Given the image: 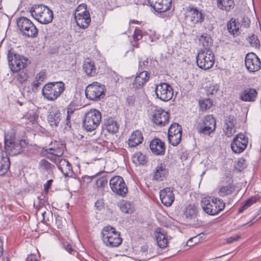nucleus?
I'll list each match as a JSON object with an SVG mask.
<instances>
[{"mask_svg":"<svg viewBox=\"0 0 261 261\" xmlns=\"http://www.w3.org/2000/svg\"><path fill=\"white\" fill-rule=\"evenodd\" d=\"M30 12L32 16L42 24L51 22L54 18L53 11L44 5H34L31 8Z\"/></svg>","mask_w":261,"mask_h":261,"instance_id":"1","label":"nucleus"},{"mask_svg":"<svg viewBox=\"0 0 261 261\" xmlns=\"http://www.w3.org/2000/svg\"><path fill=\"white\" fill-rule=\"evenodd\" d=\"M101 234L103 243L108 247H117L122 243V239L120 237V233L113 227H104Z\"/></svg>","mask_w":261,"mask_h":261,"instance_id":"2","label":"nucleus"},{"mask_svg":"<svg viewBox=\"0 0 261 261\" xmlns=\"http://www.w3.org/2000/svg\"><path fill=\"white\" fill-rule=\"evenodd\" d=\"M7 59L9 66L13 73L18 72L30 64V62L28 58L23 56L16 54L12 49L8 50Z\"/></svg>","mask_w":261,"mask_h":261,"instance_id":"3","label":"nucleus"},{"mask_svg":"<svg viewBox=\"0 0 261 261\" xmlns=\"http://www.w3.org/2000/svg\"><path fill=\"white\" fill-rule=\"evenodd\" d=\"M65 90V85L62 82L46 84L42 90L44 97L48 100L54 101L59 97Z\"/></svg>","mask_w":261,"mask_h":261,"instance_id":"4","label":"nucleus"},{"mask_svg":"<svg viewBox=\"0 0 261 261\" xmlns=\"http://www.w3.org/2000/svg\"><path fill=\"white\" fill-rule=\"evenodd\" d=\"M203 210L210 215H216L223 211L225 207V203L223 201L217 198L211 199L204 198L201 202Z\"/></svg>","mask_w":261,"mask_h":261,"instance_id":"5","label":"nucleus"},{"mask_svg":"<svg viewBox=\"0 0 261 261\" xmlns=\"http://www.w3.org/2000/svg\"><path fill=\"white\" fill-rule=\"evenodd\" d=\"M215 58L214 53L210 49H201L196 56L197 66L204 70L212 68L215 63Z\"/></svg>","mask_w":261,"mask_h":261,"instance_id":"6","label":"nucleus"},{"mask_svg":"<svg viewBox=\"0 0 261 261\" xmlns=\"http://www.w3.org/2000/svg\"><path fill=\"white\" fill-rule=\"evenodd\" d=\"M101 120V113L97 110L91 109L85 114L83 126L87 131L91 132L99 126Z\"/></svg>","mask_w":261,"mask_h":261,"instance_id":"7","label":"nucleus"},{"mask_svg":"<svg viewBox=\"0 0 261 261\" xmlns=\"http://www.w3.org/2000/svg\"><path fill=\"white\" fill-rule=\"evenodd\" d=\"M17 26L23 36L35 37L38 34V30L34 23L28 18L20 17L16 20Z\"/></svg>","mask_w":261,"mask_h":261,"instance_id":"8","label":"nucleus"},{"mask_svg":"<svg viewBox=\"0 0 261 261\" xmlns=\"http://www.w3.org/2000/svg\"><path fill=\"white\" fill-rule=\"evenodd\" d=\"M86 97L92 100H99L105 96V86L98 82H93L86 89Z\"/></svg>","mask_w":261,"mask_h":261,"instance_id":"9","label":"nucleus"},{"mask_svg":"<svg viewBox=\"0 0 261 261\" xmlns=\"http://www.w3.org/2000/svg\"><path fill=\"white\" fill-rule=\"evenodd\" d=\"M216 121L212 115L205 117L197 126V129L199 134L210 135L216 129Z\"/></svg>","mask_w":261,"mask_h":261,"instance_id":"10","label":"nucleus"},{"mask_svg":"<svg viewBox=\"0 0 261 261\" xmlns=\"http://www.w3.org/2000/svg\"><path fill=\"white\" fill-rule=\"evenodd\" d=\"M109 184L113 192L122 197L125 196L128 190L122 177L114 176L110 179Z\"/></svg>","mask_w":261,"mask_h":261,"instance_id":"11","label":"nucleus"},{"mask_svg":"<svg viewBox=\"0 0 261 261\" xmlns=\"http://www.w3.org/2000/svg\"><path fill=\"white\" fill-rule=\"evenodd\" d=\"M155 92L157 98L164 101L170 100L173 95L172 87L166 83H161L156 85Z\"/></svg>","mask_w":261,"mask_h":261,"instance_id":"12","label":"nucleus"},{"mask_svg":"<svg viewBox=\"0 0 261 261\" xmlns=\"http://www.w3.org/2000/svg\"><path fill=\"white\" fill-rule=\"evenodd\" d=\"M248 143V138L245 135L238 134L231 144V149L236 153H240L246 148Z\"/></svg>","mask_w":261,"mask_h":261,"instance_id":"13","label":"nucleus"},{"mask_svg":"<svg viewBox=\"0 0 261 261\" xmlns=\"http://www.w3.org/2000/svg\"><path fill=\"white\" fill-rule=\"evenodd\" d=\"M198 210L194 204H190L186 207L184 216L188 222L194 226L201 225V222L197 219Z\"/></svg>","mask_w":261,"mask_h":261,"instance_id":"14","label":"nucleus"},{"mask_svg":"<svg viewBox=\"0 0 261 261\" xmlns=\"http://www.w3.org/2000/svg\"><path fill=\"white\" fill-rule=\"evenodd\" d=\"M245 66L249 72H256L261 68V61L255 54L250 53L246 56Z\"/></svg>","mask_w":261,"mask_h":261,"instance_id":"15","label":"nucleus"},{"mask_svg":"<svg viewBox=\"0 0 261 261\" xmlns=\"http://www.w3.org/2000/svg\"><path fill=\"white\" fill-rule=\"evenodd\" d=\"M28 141L27 139H21L18 143L15 142L13 143H6L5 146L6 151L11 155H16L21 153L23 149H24L28 144Z\"/></svg>","mask_w":261,"mask_h":261,"instance_id":"16","label":"nucleus"},{"mask_svg":"<svg viewBox=\"0 0 261 261\" xmlns=\"http://www.w3.org/2000/svg\"><path fill=\"white\" fill-rule=\"evenodd\" d=\"M148 2L159 13L168 11L172 5V0H148Z\"/></svg>","mask_w":261,"mask_h":261,"instance_id":"17","label":"nucleus"},{"mask_svg":"<svg viewBox=\"0 0 261 261\" xmlns=\"http://www.w3.org/2000/svg\"><path fill=\"white\" fill-rule=\"evenodd\" d=\"M169 116L167 112L162 109H156L153 114V122L159 126H164L169 121Z\"/></svg>","mask_w":261,"mask_h":261,"instance_id":"18","label":"nucleus"},{"mask_svg":"<svg viewBox=\"0 0 261 261\" xmlns=\"http://www.w3.org/2000/svg\"><path fill=\"white\" fill-rule=\"evenodd\" d=\"M160 196L162 203L166 206H169L173 202L174 195L170 188H165L160 192Z\"/></svg>","mask_w":261,"mask_h":261,"instance_id":"19","label":"nucleus"},{"mask_svg":"<svg viewBox=\"0 0 261 261\" xmlns=\"http://www.w3.org/2000/svg\"><path fill=\"white\" fill-rule=\"evenodd\" d=\"M237 121L234 116L229 115L224 120V132L227 137L231 136L236 132Z\"/></svg>","mask_w":261,"mask_h":261,"instance_id":"20","label":"nucleus"},{"mask_svg":"<svg viewBox=\"0 0 261 261\" xmlns=\"http://www.w3.org/2000/svg\"><path fill=\"white\" fill-rule=\"evenodd\" d=\"M57 166L63 175L66 177H72L74 173L71 164L66 159L57 160Z\"/></svg>","mask_w":261,"mask_h":261,"instance_id":"21","label":"nucleus"},{"mask_svg":"<svg viewBox=\"0 0 261 261\" xmlns=\"http://www.w3.org/2000/svg\"><path fill=\"white\" fill-rule=\"evenodd\" d=\"M168 174L166 165L160 163L155 168L153 173V179L157 181H162L166 179Z\"/></svg>","mask_w":261,"mask_h":261,"instance_id":"22","label":"nucleus"},{"mask_svg":"<svg viewBox=\"0 0 261 261\" xmlns=\"http://www.w3.org/2000/svg\"><path fill=\"white\" fill-rule=\"evenodd\" d=\"M150 148L152 152L157 155L164 154L165 151L164 143L159 139L152 140L150 143Z\"/></svg>","mask_w":261,"mask_h":261,"instance_id":"23","label":"nucleus"},{"mask_svg":"<svg viewBox=\"0 0 261 261\" xmlns=\"http://www.w3.org/2000/svg\"><path fill=\"white\" fill-rule=\"evenodd\" d=\"M61 120V113L57 109L51 110L49 112L47 121L52 127H57Z\"/></svg>","mask_w":261,"mask_h":261,"instance_id":"24","label":"nucleus"},{"mask_svg":"<svg viewBox=\"0 0 261 261\" xmlns=\"http://www.w3.org/2000/svg\"><path fill=\"white\" fill-rule=\"evenodd\" d=\"M187 10L189 13V17L190 21L193 24L200 23L203 21L204 17L201 12L196 8L189 7Z\"/></svg>","mask_w":261,"mask_h":261,"instance_id":"25","label":"nucleus"},{"mask_svg":"<svg viewBox=\"0 0 261 261\" xmlns=\"http://www.w3.org/2000/svg\"><path fill=\"white\" fill-rule=\"evenodd\" d=\"M257 95L256 90L252 88H246L240 94V99L244 101H254Z\"/></svg>","mask_w":261,"mask_h":261,"instance_id":"26","label":"nucleus"},{"mask_svg":"<svg viewBox=\"0 0 261 261\" xmlns=\"http://www.w3.org/2000/svg\"><path fill=\"white\" fill-rule=\"evenodd\" d=\"M216 1L217 8L226 12L231 11L235 6L234 0H217Z\"/></svg>","mask_w":261,"mask_h":261,"instance_id":"27","label":"nucleus"},{"mask_svg":"<svg viewBox=\"0 0 261 261\" xmlns=\"http://www.w3.org/2000/svg\"><path fill=\"white\" fill-rule=\"evenodd\" d=\"M143 137L139 130L134 131L128 140V144L131 147H135L142 142Z\"/></svg>","mask_w":261,"mask_h":261,"instance_id":"28","label":"nucleus"},{"mask_svg":"<svg viewBox=\"0 0 261 261\" xmlns=\"http://www.w3.org/2000/svg\"><path fill=\"white\" fill-rule=\"evenodd\" d=\"M78 13L75 17H74L77 25L81 28L86 29L88 28L90 22L91 18L90 14H86V15H80Z\"/></svg>","mask_w":261,"mask_h":261,"instance_id":"29","label":"nucleus"},{"mask_svg":"<svg viewBox=\"0 0 261 261\" xmlns=\"http://www.w3.org/2000/svg\"><path fill=\"white\" fill-rule=\"evenodd\" d=\"M239 26L240 23L233 18H231L227 23V28L228 32L233 36L239 35L240 34Z\"/></svg>","mask_w":261,"mask_h":261,"instance_id":"30","label":"nucleus"},{"mask_svg":"<svg viewBox=\"0 0 261 261\" xmlns=\"http://www.w3.org/2000/svg\"><path fill=\"white\" fill-rule=\"evenodd\" d=\"M83 67L84 71L88 76H94L97 73L94 63L91 61L89 60L85 61Z\"/></svg>","mask_w":261,"mask_h":261,"instance_id":"31","label":"nucleus"},{"mask_svg":"<svg viewBox=\"0 0 261 261\" xmlns=\"http://www.w3.org/2000/svg\"><path fill=\"white\" fill-rule=\"evenodd\" d=\"M149 79V73L146 71H141L135 77L134 84L136 87L143 86Z\"/></svg>","mask_w":261,"mask_h":261,"instance_id":"32","label":"nucleus"},{"mask_svg":"<svg viewBox=\"0 0 261 261\" xmlns=\"http://www.w3.org/2000/svg\"><path fill=\"white\" fill-rule=\"evenodd\" d=\"M236 187L233 184H229L220 188L218 193L219 196L225 197L231 195L235 191Z\"/></svg>","mask_w":261,"mask_h":261,"instance_id":"33","label":"nucleus"},{"mask_svg":"<svg viewBox=\"0 0 261 261\" xmlns=\"http://www.w3.org/2000/svg\"><path fill=\"white\" fill-rule=\"evenodd\" d=\"M105 126L107 130L112 134L117 133L119 129L117 123L112 118H109L107 120L105 123Z\"/></svg>","mask_w":261,"mask_h":261,"instance_id":"34","label":"nucleus"},{"mask_svg":"<svg viewBox=\"0 0 261 261\" xmlns=\"http://www.w3.org/2000/svg\"><path fill=\"white\" fill-rule=\"evenodd\" d=\"M155 237L158 245L160 248H164L167 247L168 241L166 234L164 231L156 232Z\"/></svg>","mask_w":261,"mask_h":261,"instance_id":"35","label":"nucleus"},{"mask_svg":"<svg viewBox=\"0 0 261 261\" xmlns=\"http://www.w3.org/2000/svg\"><path fill=\"white\" fill-rule=\"evenodd\" d=\"M199 43L204 47V49H210L212 46L213 39L211 36L207 34H202L199 38Z\"/></svg>","mask_w":261,"mask_h":261,"instance_id":"36","label":"nucleus"},{"mask_svg":"<svg viewBox=\"0 0 261 261\" xmlns=\"http://www.w3.org/2000/svg\"><path fill=\"white\" fill-rule=\"evenodd\" d=\"M64 150V146L62 144H60V146L51 147L45 150V151L50 155H53L59 158L61 156Z\"/></svg>","mask_w":261,"mask_h":261,"instance_id":"37","label":"nucleus"},{"mask_svg":"<svg viewBox=\"0 0 261 261\" xmlns=\"http://www.w3.org/2000/svg\"><path fill=\"white\" fill-rule=\"evenodd\" d=\"M133 163L137 165H144L147 163L146 156L139 152L135 153L132 158Z\"/></svg>","mask_w":261,"mask_h":261,"instance_id":"38","label":"nucleus"},{"mask_svg":"<svg viewBox=\"0 0 261 261\" xmlns=\"http://www.w3.org/2000/svg\"><path fill=\"white\" fill-rule=\"evenodd\" d=\"M168 135H179L182 136V128L178 123H173L169 127Z\"/></svg>","mask_w":261,"mask_h":261,"instance_id":"39","label":"nucleus"},{"mask_svg":"<svg viewBox=\"0 0 261 261\" xmlns=\"http://www.w3.org/2000/svg\"><path fill=\"white\" fill-rule=\"evenodd\" d=\"M200 109L203 111L210 109L213 106V101L210 98H205L199 100V102Z\"/></svg>","mask_w":261,"mask_h":261,"instance_id":"40","label":"nucleus"},{"mask_svg":"<svg viewBox=\"0 0 261 261\" xmlns=\"http://www.w3.org/2000/svg\"><path fill=\"white\" fill-rule=\"evenodd\" d=\"M169 143L174 146L179 144L181 141V136L179 135H168Z\"/></svg>","mask_w":261,"mask_h":261,"instance_id":"41","label":"nucleus"},{"mask_svg":"<svg viewBox=\"0 0 261 261\" xmlns=\"http://www.w3.org/2000/svg\"><path fill=\"white\" fill-rule=\"evenodd\" d=\"M248 41L250 45L255 48H258L260 47V42L256 35H252L249 36Z\"/></svg>","mask_w":261,"mask_h":261,"instance_id":"42","label":"nucleus"},{"mask_svg":"<svg viewBox=\"0 0 261 261\" xmlns=\"http://www.w3.org/2000/svg\"><path fill=\"white\" fill-rule=\"evenodd\" d=\"M120 208L122 212L125 214H130L133 211L131 204L127 202H122L120 204Z\"/></svg>","mask_w":261,"mask_h":261,"instance_id":"43","label":"nucleus"},{"mask_svg":"<svg viewBox=\"0 0 261 261\" xmlns=\"http://www.w3.org/2000/svg\"><path fill=\"white\" fill-rule=\"evenodd\" d=\"M78 13H80L79 14L80 15H86V14H90L89 12L87 10V5L86 4H82L77 7L74 13V17H75Z\"/></svg>","mask_w":261,"mask_h":261,"instance_id":"44","label":"nucleus"},{"mask_svg":"<svg viewBox=\"0 0 261 261\" xmlns=\"http://www.w3.org/2000/svg\"><path fill=\"white\" fill-rule=\"evenodd\" d=\"M15 134L12 131L11 132H8L7 134H5V146H6L7 144H9L10 143H13L15 142Z\"/></svg>","mask_w":261,"mask_h":261,"instance_id":"45","label":"nucleus"},{"mask_svg":"<svg viewBox=\"0 0 261 261\" xmlns=\"http://www.w3.org/2000/svg\"><path fill=\"white\" fill-rule=\"evenodd\" d=\"M219 88L217 84H210L208 86L206 87L205 90L207 94H214L217 92Z\"/></svg>","mask_w":261,"mask_h":261,"instance_id":"46","label":"nucleus"},{"mask_svg":"<svg viewBox=\"0 0 261 261\" xmlns=\"http://www.w3.org/2000/svg\"><path fill=\"white\" fill-rule=\"evenodd\" d=\"M246 167V161L243 158L239 159L235 165L236 168L239 171H242L245 169Z\"/></svg>","mask_w":261,"mask_h":261,"instance_id":"47","label":"nucleus"},{"mask_svg":"<svg viewBox=\"0 0 261 261\" xmlns=\"http://www.w3.org/2000/svg\"><path fill=\"white\" fill-rule=\"evenodd\" d=\"M10 163L8 159L7 161H5L4 163H1L0 164V175H4L9 170L10 168Z\"/></svg>","mask_w":261,"mask_h":261,"instance_id":"48","label":"nucleus"},{"mask_svg":"<svg viewBox=\"0 0 261 261\" xmlns=\"http://www.w3.org/2000/svg\"><path fill=\"white\" fill-rule=\"evenodd\" d=\"M39 164L40 167L45 170H51L54 167L53 165L44 159L41 160Z\"/></svg>","mask_w":261,"mask_h":261,"instance_id":"49","label":"nucleus"},{"mask_svg":"<svg viewBox=\"0 0 261 261\" xmlns=\"http://www.w3.org/2000/svg\"><path fill=\"white\" fill-rule=\"evenodd\" d=\"M108 183V178L106 176H102L98 178L96 185L98 188L103 187Z\"/></svg>","mask_w":261,"mask_h":261,"instance_id":"50","label":"nucleus"},{"mask_svg":"<svg viewBox=\"0 0 261 261\" xmlns=\"http://www.w3.org/2000/svg\"><path fill=\"white\" fill-rule=\"evenodd\" d=\"M28 79V75L27 73L24 72H21L19 73L17 75V81L19 83L22 84L25 82Z\"/></svg>","mask_w":261,"mask_h":261,"instance_id":"51","label":"nucleus"},{"mask_svg":"<svg viewBox=\"0 0 261 261\" xmlns=\"http://www.w3.org/2000/svg\"><path fill=\"white\" fill-rule=\"evenodd\" d=\"M142 32L141 30L136 29L133 35V39L135 41L140 40L142 38Z\"/></svg>","mask_w":261,"mask_h":261,"instance_id":"52","label":"nucleus"},{"mask_svg":"<svg viewBox=\"0 0 261 261\" xmlns=\"http://www.w3.org/2000/svg\"><path fill=\"white\" fill-rule=\"evenodd\" d=\"M41 82L36 80L32 85V90L33 92H37L38 91V87L41 84Z\"/></svg>","mask_w":261,"mask_h":261,"instance_id":"53","label":"nucleus"},{"mask_svg":"<svg viewBox=\"0 0 261 261\" xmlns=\"http://www.w3.org/2000/svg\"><path fill=\"white\" fill-rule=\"evenodd\" d=\"M95 206L98 210H101L104 207L103 200L102 199L97 200L95 203Z\"/></svg>","mask_w":261,"mask_h":261,"instance_id":"54","label":"nucleus"},{"mask_svg":"<svg viewBox=\"0 0 261 261\" xmlns=\"http://www.w3.org/2000/svg\"><path fill=\"white\" fill-rule=\"evenodd\" d=\"M257 198L256 197H252L245 202V204L249 207L252 204L256 202Z\"/></svg>","mask_w":261,"mask_h":261,"instance_id":"55","label":"nucleus"},{"mask_svg":"<svg viewBox=\"0 0 261 261\" xmlns=\"http://www.w3.org/2000/svg\"><path fill=\"white\" fill-rule=\"evenodd\" d=\"M46 77V73L45 72L41 71L36 75V80H37L40 82H43Z\"/></svg>","mask_w":261,"mask_h":261,"instance_id":"56","label":"nucleus"},{"mask_svg":"<svg viewBox=\"0 0 261 261\" xmlns=\"http://www.w3.org/2000/svg\"><path fill=\"white\" fill-rule=\"evenodd\" d=\"M148 59H146V60H144L142 62L140 61L139 65V70H143V69H144L145 67L147 66V65H148Z\"/></svg>","mask_w":261,"mask_h":261,"instance_id":"57","label":"nucleus"},{"mask_svg":"<svg viewBox=\"0 0 261 261\" xmlns=\"http://www.w3.org/2000/svg\"><path fill=\"white\" fill-rule=\"evenodd\" d=\"M71 116L67 115L66 119L65 120V129H67L68 128L71 127L70 123Z\"/></svg>","mask_w":261,"mask_h":261,"instance_id":"58","label":"nucleus"},{"mask_svg":"<svg viewBox=\"0 0 261 261\" xmlns=\"http://www.w3.org/2000/svg\"><path fill=\"white\" fill-rule=\"evenodd\" d=\"M241 238V236L237 235L236 236L230 237L227 239V243L228 244L231 243L234 241H238Z\"/></svg>","mask_w":261,"mask_h":261,"instance_id":"59","label":"nucleus"},{"mask_svg":"<svg viewBox=\"0 0 261 261\" xmlns=\"http://www.w3.org/2000/svg\"><path fill=\"white\" fill-rule=\"evenodd\" d=\"M242 24L245 28H248L250 24V20L247 17H243L241 21Z\"/></svg>","mask_w":261,"mask_h":261,"instance_id":"60","label":"nucleus"},{"mask_svg":"<svg viewBox=\"0 0 261 261\" xmlns=\"http://www.w3.org/2000/svg\"><path fill=\"white\" fill-rule=\"evenodd\" d=\"M74 110L75 109L74 108V106L72 104H70L67 108V115L71 116L73 114Z\"/></svg>","mask_w":261,"mask_h":261,"instance_id":"61","label":"nucleus"},{"mask_svg":"<svg viewBox=\"0 0 261 261\" xmlns=\"http://www.w3.org/2000/svg\"><path fill=\"white\" fill-rule=\"evenodd\" d=\"M52 182H53V180L49 179V180H47L46 183L44 185V190L45 192H48L49 189L50 187Z\"/></svg>","mask_w":261,"mask_h":261,"instance_id":"62","label":"nucleus"},{"mask_svg":"<svg viewBox=\"0 0 261 261\" xmlns=\"http://www.w3.org/2000/svg\"><path fill=\"white\" fill-rule=\"evenodd\" d=\"M47 158L53 162H54L57 165H58L57 160H61L60 158H58L55 155H51L50 156H48Z\"/></svg>","mask_w":261,"mask_h":261,"instance_id":"63","label":"nucleus"},{"mask_svg":"<svg viewBox=\"0 0 261 261\" xmlns=\"http://www.w3.org/2000/svg\"><path fill=\"white\" fill-rule=\"evenodd\" d=\"M127 102L129 105H133L134 103L135 98L133 96H129L127 98Z\"/></svg>","mask_w":261,"mask_h":261,"instance_id":"64","label":"nucleus"}]
</instances>
